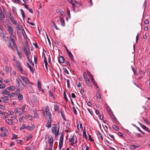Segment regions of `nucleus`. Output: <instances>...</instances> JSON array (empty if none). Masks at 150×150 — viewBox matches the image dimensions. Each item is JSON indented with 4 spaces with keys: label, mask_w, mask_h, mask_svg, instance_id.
Instances as JSON below:
<instances>
[{
    "label": "nucleus",
    "mask_w": 150,
    "mask_h": 150,
    "mask_svg": "<svg viewBox=\"0 0 150 150\" xmlns=\"http://www.w3.org/2000/svg\"><path fill=\"white\" fill-rule=\"evenodd\" d=\"M43 115L45 118L47 120L49 119L50 121V124L51 123V118L52 115L51 112L50 111V109L48 105L46 106V108L45 109H43L42 110Z\"/></svg>",
    "instance_id": "obj_1"
},
{
    "label": "nucleus",
    "mask_w": 150,
    "mask_h": 150,
    "mask_svg": "<svg viewBox=\"0 0 150 150\" xmlns=\"http://www.w3.org/2000/svg\"><path fill=\"white\" fill-rule=\"evenodd\" d=\"M15 38V36H10L9 37V39L8 41V43L9 45V47H10L12 49H13V46L15 48H17V46L15 42V41L14 40Z\"/></svg>",
    "instance_id": "obj_2"
},
{
    "label": "nucleus",
    "mask_w": 150,
    "mask_h": 150,
    "mask_svg": "<svg viewBox=\"0 0 150 150\" xmlns=\"http://www.w3.org/2000/svg\"><path fill=\"white\" fill-rule=\"evenodd\" d=\"M59 127H58L57 125L55 127H53L52 128V132L53 134L55 135L56 137H57V135L59 134Z\"/></svg>",
    "instance_id": "obj_3"
},
{
    "label": "nucleus",
    "mask_w": 150,
    "mask_h": 150,
    "mask_svg": "<svg viewBox=\"0 0 150 150\" xmlns=\"http://www.w3.org/2000/svg\"><path fill=\"white\" fill-rule=\"evenodd\" d=\"M48 143L50 145V147L52 148L53 146L54 149V145L53 146V139L52 136H48Z\"/></svg>",
    "instance_id": "obj_4"
},
{
    "label": "nucleus",
    "mask_w": 150,
    "mask_h": 150,
    "mask_svg": "<svg viewBox=\"0 0 150 150\" xmlns=\"http://www.w3.org/2000/svg\"><path fill=\"white\" fill-rule=\"evenodd\" d=\"M20 77L22 79L23 83L24 82L27 85L29 84L28 79L27 78L23 76H20Z\"/></svg>",
    "instance_id": "obj_5"
},
{
    "label": "nucleus",
    "mask_w": 150,
    "mask_h": 150,
    "mask_svg": "<svg viewBox=\"0 0 150 150\" xmlns=\"http://www.w3.org/2000/svg\"><path fill=\"white\" fill-rule=\"evenodd\" d=\"M25 54L28 62H31V59H32L33 54L32 53V54L30 52H29Z\"/></svg>",
    "instance_id": "obj_6"
},
{
    "label": "nucleus",
    "mask_w": 150,
    "mask_h": 150,
    "mask_svg": "<svg viewBox=\"0 0 150 150\" xmlns=\"http://www.w3.org/2000/svg\"><path fill=\"white\" fill-rule=\"evenodd\" d=\"M7 28L8 31L10 35V36H14L13 34V29L12 27V26L8 25Z\"/></svg>",
    "instance_id": "obj_7"
},
{
    "label": "nucleus",
    "mask_w": 150,
    "mask_h": 150,
    "mask_svg": "<svg viewBox=\"0 0 150 150\" xmlns=\"http://www.w3.org/2000/svg\"><path fill=\"white\" fill-rule=\"evenodd\" d=\"M63 142V135L62 134L60 139L59 140V149H61L62 146Z\"/></svg>",
    "instance_id": "obj_8"
},
{
    "label": "nucleus",
    "mask_w": 150,
    "mask_h": 150,
    "mask_svg": "<svg viewBox=\"0 0 150 150\" xmlns=\"http://www.w3.org/2000/svg\"><path fill=\"white\" fill-rule=\"evenodd\" d=\"M23 50L25 52V54L29 52H30V49L29 48L28 45L26 44H25V45L23 47Z\"/></svg>",
    "instance_id": "obj_9"
},
{
    "label": "nucleus",
    "mask_w": 150,
    "mask_h": 150,
    "mask_svg": "<svg viewBox=\"0 0 150 150\" xmlns=\"http://www.w3.org/2000/svg\"><path fill=\"white\" fill-rule=\"evenodd\" d=\"M16 80L17 83L19 86H20V82H21V83L22 85H21V89L22 90L23 89L25 85L23 82H22V81L21 80L17 78L16 79Z\"/></svg>",
    "instance_id": "obj_10"
},
{
    "label": "nucleus",
    "mask_w": 150,
    "mask_h": 150,
    "mask_svg": "<svg viewBox=\"0 0 150 150\" xmlns=\"http://www.w3.org/2000/svg\"><path fill=\"white\" fill-rule=\"evenodd\" d=\"M16 28H18L19 30H22V32H23V28L22 25L20 24H18L17 22L15 24H14Z\"/></svg>",
    "instance_id": "obj_11"
},
{
    "label": "nucleus",
    "mask_w": 150,
    "mask_h": 150,
    "mask_svg": "<svg viewBox=\"0 0 150 150\" xmlns=\"http://www.w3.org/2000/svg\"><path fill=\"white\" fill-rule=\"evenodd\" d=\"M83 77L86 80V83L88 85L90 84V81H89L88 78L87 76L86 73L85 72L83 73Z\"/></svg>",
    "instance_id": "obj_12"
},
{
    "label": "nucleus",
    "mask_w": 150,
    "mask_h": 150,
    "mask_svg": "<svg viewBox=\"0 0 150 150\" xmlns=\"http://www.w3.org/2000/svg\"><path fill=\"white\" fill-rule=\"evenodd\" d=\"M59 104L57 103L54 105V109L56 112H57L59 113Z\"/></svg>",
    "instance_id": "obj_13"
},
{
    "label": "nucleus",
    "mask_w": 150,
    "mask_h": 150,
    "mask_svg": "<svg viewBox=\"0 0 150 150\" xmlns=\"http://www.w3.org/2000/svg\"><path fill=\"white\" fill-rule=\"evenodd\" d=\"M66 51L67 52L69 57L71 58V60L73 61L74 60V57L73 55L72 54V53L69 51V50H68V49L67 48V47Z\"/></svg>",
    "instance_id": "obj_14"
},
{
    "label": "nucleus",
    "mask_w": 150,
    "mask_h": 150,
    "mask_svg": "<svg viewBox=\"0 0 150 150\" xmlns=\"http://www.w3.org/2000/svg\"><path fill=\"white\" fill-rule=\"evenodd\" d=\"M112 119L116 123L118 122V121L116 118L115 116L114 115L113 112L109 114Z\"/></svg>",
    "instance_id": "obj_15"
},
{
    "label": "nucleus",
    "mask_w": 150,
    "mask_h": 150,
    "mask_svg": "<svg viewBox=\"0 0 150 150\" xmlns=\"http://www.w3.org/2000/svg\"><path fill=\"white\" fill-rule=\"evenodd\" d=\"M97 98L96 100L97 101H99L100 99L101 98V96L100 95V93L99 91H98V92L97 93Z\"/></svg>",
    "instance_id": "obj_16"
},
{
    "label": "nucleus",
    "mask_w": 150,
    "mask_h": 150,
    "mask_svg": "<svg viewBox=\"0 0 150 150\" xmlns=\"http://www.w3.org/2000/svg\"><path fill=\"white\" fill-rule=\"evenodd\" d=\"M35 146L33 145H30L25 147L27 150H33Z\"/></svg>",
    "instance_id": "obj_17"
},
{
    "label": "nucleus",
    "mask_w": 150,
    "mask_h": 150,
    "mask_svg": "<svg viewBox=\"0 0 150 150\" xmlns=\"http://www.w3.org/2000/svg\"><path fill=\"white\" fill-rule=\"evenodd\" d=\"M35 128V127L34 125H33L31 126H29L26 127H25V129H26L29 130L30 131H32Z\"/></svg>",
    "instance_id": "obj_18"
},
{
    "label": "nucleus",
    "mask_w": 150,
    "mask_h": 150,
    "mask_svg": "<svg viewBox=\"0 0 150 150\" xmlns=\"http://www.w3.org/2000/svg\"><path fill=\"white\" fill-rule=\"evenodd\" d=\"M74 136L71 137V138H70L69 139V142L70 143V144L72 145L73 146L74 143Z\"/></svg>",
    "instance_id": "obj_19"
},
{
    "label": "nucleus",
    "mask_w": 150,
    "mask_h": 150,
    "mask_svg": "<svg viewBox=\"0 0 150 150\" xmlns=\"http://www.w3.org/2000/svg\"><path fill=\"white\" fill-rule=\"evenodd\" d=\"M9 18L11 21L14 24H15V23H16V22L15 21V20L14 19L13 16L10 14H9Z\"/></svg>",
    "instance_id": "obj_20"
},
{
    "label": "nucleus",
    "mask_w": 150,
    "mask_h": 150,
    "mask_svg": "<svg viewBox=\"0 0 150 150\" xmlns=\"http://www.w3.org/2000/svg\"><path fill=\"white\" fill-rule=\"evenodd\" d=\"M28 67L30 69V71L32 72V74H33L34 73V70L33 69V67H32L28 63H27Z\"/></svg>",
    "instance_id": "obj_21"
},
{
    "label": "nucleus",
    "mask_w": 150,
    "mask_h": 150,
    "mask_svg": "<svg viewBox=\"0 0 150 150\" xmlns=\"http://www.w3.org/2000/svg\"><path fill=\"white\" fill-rule=\"evenodd\" d=\"M59 61L61 63H64V57L63 56H60L59 58Z\"/></svg>",
    "instance_id": "obj_22"
},
{
    "label": "nucleus",
    "mask_w": 150,
    "mask_h": 150,
    "mask_svg": "<svg viewBox=\"0 0 150 150\" xmlns=\"http://www.w3.org/2000/svg\"><path fill=\"white\" fill-rule=\"evenodd\" d=\"M6 122L9 125H12L13 124L12 119H7L6 120Z\"/></svg>",
    "instance_id": "obj_23"
},
{
    "label": "nucleus",
    "mask_w": 150,
    "mask_h": 150,
    "mask_svg": "<svg viewBox=\"0 0 150 150\" xmlns=\"http://www.w3.org/2000/svg\"><path fill=\"white\" fill-rule=\"evenodd\" d=\"M141 126L145 130L148 132H150V130L146 126L142 124L141 125Z\"/></svg>",
    "instance_id": "obj_24"
},
{
    "label": "nucleus",
    "mask_w": 150,
    "mask_h": 150,
    "mask_svg": "<svg viewBox=\"0 0 150 150\" xmlns=\"http://www.w3.org/2000/svg\"><path fill=\"white\" fill-rule=\"evenodd\" d=\"M60 21L62 24V25L64 26L65 25V22L63 18L61 17H60Z\"/></svg>",
    "instance_id": "obj_25"
},
{
    "label": "nucleus",
    "mask_w": 150,
    "mask_h": 150,
    "mask_svg": "<svg viewBox=\"0 0 150 150\" xmlns=\"http://www.w3.org/2000/svg\"><path fill=\"white\" fill-rule=\"evenodd\" d=\"M91 77V81L93 82V83L96 86L97 88H98V86H97V85L96 84V82L94 80V79L93 77V76H92Z\"/></svg>",
    "instance_id": "obj_26"
},
{
    "label": "nucleus",
    "mask_w": 150,
    "mask_h": 150,
    "mask_svg": "<svg viewBox=\"0 0 150 150\" xmlns=\"http://www.w3.org/2000/svg\"><path fill=\"white\" fill-rule=\"evenodd\" d=\"M9 92L7 91V90L6 89H4L3 91V92L2 93V94H4L6 95H8V94H9Z\"/></svg>",
    "instance_id": "obj_27"
},
{
    "label": "nucleus",
    "mask_w": 150,
    "mask_h": 150,
    "mask_svg": "<svg viewBox=\"0 0 150 150\" xmlns=\"http://www.w3.org/2000/svg\"><path fill=\"white\" fill-rule=\"evenodd\" d=\"M68 1L73 6L75 3L76 2V1L74 0H68Z\"/></svg>",
    "instance_id": "obj_28"
},
{
    "label": "nucleus",
    "mask_w": 150,
    "mask_h": 150,
    "mask_svg": "<svg viewBox=\"0 0 150 150\" xmlns=\"http://www.w3.org/2000/svg\"><path fill=\"white\" fill-rule=\"evenodd\" d=\"M20 12H21V14L22 15L23 18H24L25 17V15L24 13V11L23 10V9H22L21 8L20 9Z\"/></svg>",
    "instance_id": "obj_29"
},
{
    "label": "nucleus",
    "mask_w": 150,
    "mask_h": 150,
    "mask_svg": "<svg viewBox=\"0 0 150 150\" xmlns=\"http://www.w3.org/2000/svg\"><path fill=\"white\" fill-rule=\"evenodd\" d=\"M5 18L4 15L3 13L1 12L0 13V19L1 20H3Z\"/></svg>",
    "instance_id": "obj_30"
},
{
    "label": "nucleus",
    "mask_w": 150,
    "mask_h": 150,
    "mask_svg": "<svg viewBox=\"0 0 150 150\" xmlns=\"http://www.w3.org/2000/svg\"><path fill=\"white\" fill-rule=\"evenodd\" d=\"M38 89L40 91L41 89V84L39 80L38 81Z\"/></svg>",
    "instance_id": "obj_31"
},
{
    "label": "nucleus",
    "mask_w": 150,
    "mask_h": 150,
    "mask_svg": "<svg viewBox=\"0 0 150 150\" xmlns=\"http://www.w3.org/2000/svg\"><path fill=\"white\" fill-rule=\"evenodd\" d=\"M28 89L29 90L30 92L31 93H33L34 91L32 88V86L30 85H29L28 86Z\"/></svg>",
    "instance_id": "obj_32"
},
{
    "label": "nucleus",
    "mask_w": 150,
    "mask_h": 150,
    "mask_svg": "<svg viewBox=\"0 0 150 150\" xmlns=\"http://www.w3.org/2000/svg\"><path fill=\"white\" fill-rule=\"evenodd\" d=\"M70 129V125L69 122L67 123V126L66 127V132H68V130Z\"/></svg>",
    "instance_id": "obj_33"
},
{
    "label": "nucleus",
    "mask_w": 150,
    "mask_h": 150,
    "mask_svg": "<svg viewBox=\"0 0 150 150\" xmlns=\"http://www.w3.org/2000/svg\"><path fill=\"white\" fill-rule=\"evenodd\" d=\"M15 89L14 87L13 86H11L10 87H8L7 88V89L9 91H13Z\"/></svg>",
    "instance_id": "obj_34"
},
{
    "label": "nucleus",
    "mask_w": 150,
    "mask_h": 150,
    "mask_svg": "<svg viewBox=\"0 0 150 150\" xmlns=\"http://www.w3.org/2000/svg\"><path fill=\"white\" fill-rule=\"evenodd\" d=\"M112 127L114 129L117 130V131H119V128L115 125H113L112 126Z\"/></svg>",
    "instance_id": "obj_35"
},
{
    "label": "nucleus",
    "mask_w": 150,
    "mask_h": 150,
    "mask_svg": "<svg viewBox=\"0 0 150 150\" xmlns=\"http://www.w3.org/2000/svg\"><path fill=\"white\" fill-rule=\"evenodd\" d=\"M83 137L85 139H87V136L86 135V132L85 130H84L83 132Z\"/></svg>",
    "instance_id": "obj_36"
},
{
    "label": "nucleus",
    "mask_w": 150,
    "mask_h": 150,
    "mask_svg": "<svg viewBox=\"0 0 150 150\" xmlns=\"http://www.w3.org/2000/svg\"><path fill=\"white\" fill-rule=\"evenodd\" d=\"M52 26L54 27V28L56 29V30H58V28L55 24V23L53 21H52Z\"/></svg>",
    "instance_id": "obj_37"
},
{
    "label": "nucleus",
    "mask_w": 150,
    "mask_h": 150,
    "mask_svg": "<svg viewBox=\"0 0 150 150\" xmlns=\"http://www.w3.org/2000/svg\"><path fill=\"white\" fill-rule=\"evenodd\" d=\"M8 96H5L4 97H2L1 98L2 99L4 100V103H5V101H7L8 100Z\"/></svg>",
    "instance_id": "obj_38"
},
{
    "label": "nucleus",
    "mask_w": 150,
    "mask_h": 150,
    "mask_svg": "<svg viewBox=\"0 0 150 150\" xmlns=\"http://www.w3.org/2000/svg\"><path fill=\"white\" fill-rule=\"evenodd\" d=\"M49 94L51 97H52L53 98H54V95L51 91H49Z\"/></svg>",
    "instance_id": "obj_39"
},
{
    "label": "nucleus",
    "mask_w": 150,
    "mask_h": 150,
    "mask_svg": "<svg viewBox=\"0 0 150 150\" xmlns=\"http://www.w3.org/2000/svg\"><path fill=\"white\" fill-rule=\"evenodd\" d=\"M18 98L20 100H22L23 98V96L22 95L19 94L18 96Z\"/></svg>",
    "instance_id": "obj_40"
},
{
    "label": "nucleus",
    "mask_w": 150,
    "mask_h": 150,
    "mask_svg": "<svg viewBox=\"0 0 150 150\" xmlns=\"http://www.w3.org/2000/svg\"><path fill=\"white\" fill-rule=\"evenodd\" d=\"M32 136L31 134L29 135V136H27L26 137V140L27 141H28L30 139H31L32 138Z\"/></svg>",
    "instance_id": "obj_41"
},
{
    "label": "nucleus",
    "mask_w": 150,
    "mask_h": 150,
    "mask_svg": "<svg viewBox=\"0 0 150 150\" xmlns=\"http://www.w3.org/2000/svg\"><path fill=\"white\" fill-rule=\"evenodd\" d=\"M21 111V108H16L15 111L14 112H15V113H18V112H20V111Z\"/></svg>",
    "instance_id": "obj_42"
},
{
    "label": "nucleus",
    "mask_w": 150,
    "mask_h": 150,
    "mask_svg": "<svg viewBox=\"0 0 150 150\" xmlns=\"http://www.w3.org/2000/svg\"><path fill=\"white\" fill-rule=\"evenodd\" d=\"M18 69H19V71L23 73V72L21 66V65H19L18 67Z\"/></svg>",
    "instance_id": "obj_43"
},
{
    "label": "nucleus",
    "mask_w": 150,
    "mask_h": 150,
    "mask_svg": "<svg viewBox=\"0 0 150 150\" xmlns=\"http://www.w3.org/2000/svg\"><path fill=\"white\" fill-rule=\"evenodd\" d=\"M80 6V4H79L76 1V2H75V4H74V7H79Z\"/></svg>",
    "instance_id": "obj_44"
},
{
    "label": "nucleus",
    "mask_w": 150,
    "mask_h": 150,
    "mask_svg": "<svg viewBox=\"0 0 150 150\" xmlns=\"http://www.w3.org/2000/svg\"><path fill=\"white\" fill-rule=\"evenodd\" d=\"M107 109H108V112L109 114H110V113H111L112 112L110 108L109 107V106L108 107Z\"/></svg>",
    "instance_id": "obj_45"
},
{
    "label": "nucleus",
    "mask_w": 150,
    "mask_h": 150,
    "mask_svg": "<svg viewBox=\"0 0 150 150\" xmlns=\"http://www.w3.org/2000/svg\"><path fill=\"white\" fill-rule=\"evenodd\" d=\"M5 87V85L4 84H0V88L3 89Z\"/></svg>",
    "instance_id": "obj_46"
},
{
    "label": "nucleus",
    "mask_w": 150,
    "mask_h": 150,
    "mask_svg": "<svg viewBox=\"0 0 150 150\" xmlns=\"http://www.w3.org/2000/svg\"><path fill=\"white\" fill-rule=\"evenodd\" d=\"M15 93L13 92L12 93H9L8 96H10V97L11 98V97H13V96H15Z\"/></svg>",
    "instance_id": "obj_47"
},
{
    "label": "nucleus",
    "mask_w": 150,
    "mask_h": 150,
    "mask_svg": "<svg viewBox=\"0 0 150 150\" xmlns=\"http://www.w3.org/2000/svg\"><path fill=\"white\" fill-rule=\"evenodd\" d=\"M61 115L62 116V117L63 119H64V120H66V119L65 117V116H64V113L62 111V110H61Z\"/></svg>",
    "instance_id": "obj_48"
},
{
    "label": "nucleus",
    "mask_w": 150,
    "mask_h": 150,
    "mask_svg": "<svg viewBox=\"0 0 150 150\" xmlns=\"http://www.w3.org/2000/svg\"><path fill=\"white\" fill-rule=\"evenodd\" d=\"M6 73L8 74L9 73V71H10L8 67V66L6 67Z\"/></svg>",
    "instance_id": "obj_49"
},
{
    "label": "nucleus",
    "mask_w": 150,
    "mask_h": 150,
    "mask_svg": "<svg viewBox=\"0 0 150 150\" xmlns=\"http://www.w3.org/2000/svg\"><path fill=\"white\" fill-rule=\"evenodd\" d=\"M16 48V50H17V54H18V55L19 56V57L21 58V53L20 52H19V51H18L17 50V48Z\"/></svg>",
    "instance_id": "obj_50"
},
{
    "label": "nucleus",
    "mask_w": 150,
    "mask_h": 150,
    "mask_svg": "<svg viewBox=\"0 0 150 150\" xmlns=\"http://www.w3.org/2000/svg\"><path fill=\"white\" fill-rule=\"evenodd\" d=\"M98 135H99L100 137L102 140H103V137L102 134L100 132H98Z\"/></svg>",
    "instance_id": "obj_51"
},
{
    "label": "nucleus",
    "mask_w": 150,
    "mask_h": 150,
    "mask_svg": "<svg viewBox=\"0 0 150 150\" xmlns=\"http://www.w3.org/2000/svg\"><path fill=\"white\" fill-rule=\"evenodd\" d=\"M67 15L69 17V18H70L71 16H70V11L67 8Z\"/></svg>",
    "instance_id": "obj_52"
},
{
    "label": "nucleus",
    "mask_w": 150,
    "mask_h": 150,
    "mask_svg": "<svg viewBox=\"0 0 150 150\" xmlns=\"http://www.w3.org/2000/svg\"><path fill=\"white\" fill-rule=\"evenodd\" d=\"M25 124L23 125L20 128V130H22L24 128H25Z\"/></svg>",
    "instance_id": "obj_53"
},
{
    "label": "nucleus",
    "mask_w": 150,
    "mask_h": 150,
    "mask_svg": "<svg viewBox=\"0 0 150 150\" xmlns=\"http://www.w3.org/2000/svg\"><path fill=\"white\" fill-rule=\"evenodd\" d=\"M88 138H89V140L91 142H92L94 140L93 139H92L91 135L89 134H88Z\"/></svg>",
    "instance_id": "obj_54"
},
{
    "label": "nucleus",
    "mask_w": 150,
    "mask_h": 150,
    "mask_svg": "<svg viewBox=\"0 0 150 150\" xmlns=\"http://www.w3.org/2000/svg\"><path fill=\"white\" fill-rule=\"evenodd\" d=\"M73 110H74V113L76 115H77V113L76 110L75 108V107L73 106Z\"/></svg>",
    "instance_id": "obj_55"
},
{
    "label": "nucleus",
    "mask_w": 150,
    "mask_h": 150,
    "mask_svg": "<svg viewBox=\"0 0 150 150\" xmlns=\"http://www.w3.org/2000/svg\"><path fill=\"white\" fill-rule=\"evenodd\" d=\"M137 129L142 134L144 135L145 134L140 129L139 127H137Z\"/></svg>",
    "instance_id": "obj_56"
},
{
    "label": "nucleus",
    "mask_w": 150,
    "mask_h": 150,
    "mask_svg": "<svg viewBox=\"0 0 150 150\" xmlns=\"http://www.w3.org/2000/svg\"><path fill=\"white\" fill-rule=\"evenodd\" d=\"M0 136L1 137H5L6 136V135L5 133V132L4 133H2L0 134Z\"/></svg>",
    "instance_id": "obj_57"
},
{
    "label": "nucleus",
    "mask_w": 150,
    "mask_h": 150,
    "mask_svg": "<svg viewBox=\"0 0 150 150\" xmlns=\"http://www.w3.org/2000/svg\"><path fill=\"white\" fill-rule=\"evenodd\" d=\"M1 131H4L5 132H8V130L7 129H6L4 127H2L1 128Z\"/></svg>",
    "instance_id": "obj_58"
},
{
    "label": "nucleus",
    "mask_w": 150,
    "mask_h": 150,
    "mask_svg": "<svg viewBox=\"0 0 150 150\" xmlns=\"http://www.w3.org/2000/svg\"><path fill=\"white\" fill-rule=\"evenodd\" d=\"M131 68H132V70H133V72H134V74H136V71L135 70L134 67L133 66H131Z\"/></svg>",
    "instance_id": "obj_59"
},
{
    "label": "nucleus",
    "mask_w": 150,
    "mask_h": 150,
    "mask_svg": "<svg viewBox=\"0 0 150 150\" xmlns=\"http://www.w3.org/2000/svg\"><path fill=\"white\" fill-rule=\"evenodd\" d=\"M18 136L17 135L13 134V136L12 139H15L17 138Z\"/></svg>",
    "instance_id": "obj_60"
},
{
    "label": "nucleus",
    "mask_w": 150,
    "mask_h": 150,
    "mask_svg": "<svg viewBox=\"0 0 150 150\" xmlns=\"http://www.w3.org/2000/svg\"><path fill=\"white\" fill-rule=\"evenodd\" d=\"M86 72H87V74L89 76H90L91 77L92 76V75L91 74V73L90 72L88 71V70H87L86 71Z\"/></svg>",
    "instance_id": "obj_61"
},
{
    "label": "nucleus",
    "mask_w": 150,
    "mask_h": 150,
    "mask_svg": "<svg viewBox=\"0 0 150 150\" xmlns=\"http://www.w3.org/2000/svg\"><path fill=\"white\" fill-rule=\"evenodd\" d=\"M34 59L35 62V64H36L37 63V58L35 55L34 56Z\"/></svg>",
    "instance_id": "obj_62"
},
{
    "label": "nucleus",
    "mask_w": 150,
    "mask_h": 150,
    "mask_svg": "<svg viewBox=\"0 0 150 150\" xmlns=\"http://www.w3.org/2000/svg\"><path fill=\"white\" fill-rule=\"evenodd\" d=\"M143 120L145 122H146V123H148V124L149 123V121L148 120L146 119L145 118H143Z\"/></svg>",
    "instance_id": "obj_63"
},
{
    "label": "nucleus",
    "mask_w": 150,
    "mask_h": 150,
    "mask_svg": "<svg viewBox=\"0 0 150 150\" xmlns=\"http://www.w3.org/2000/svg\"><path fill=\"white\" fill-rule=\"evenodd\" d=\"M34 117L36 119H38L39 118L38 116V113H35Z\"/></svg>",
    "instance_id": "obj_64"
}]
</instances>
